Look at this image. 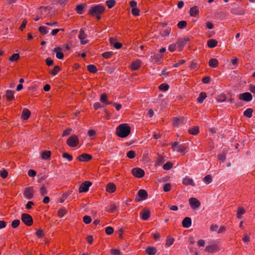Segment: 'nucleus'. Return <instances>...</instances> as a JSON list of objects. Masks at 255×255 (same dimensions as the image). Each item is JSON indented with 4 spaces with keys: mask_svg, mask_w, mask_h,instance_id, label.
Returning <instances> with one entry per match:
<instances>
[{
    "mask_svg": "<svg viewBox=\"0 0 255 255\" xmlns=\"http://www.w3.org/2000/svg\"><path fill=\"white\" fill-rule=\"evenodd\" d=\"M61 48L59 47L54 48V51L56 53V57L59 59H62L64 57L63 53L61 52Z\"/></svg>",
    "mask_w": 255,
    "mask_h": 255,
    "instance_id": "nucleus-22",
    "label": "nucleus"
},
{
    "mask_svg": "<svg viewBox=\"0 0 255 255\" xmlns=\"http://www.w3.org/2000/svg\"><path fill=\"white\" fill-rule=\"evenodd\" d=\"M115 0H108L106 1V4L110 8H112L115 4Z\"/></svg>",
    "mask_w": 255,
    "mask_h": 255,
    "instance_id": "nucleus-43",
    "label": "nucleus"
},
{
    "mask_svg": "<svg viewBox=\"0 0 255 255\" xmlns=\"http://www.w3.org/2000/svg\"><path fill=\"white\" fill-rule=\"evenodd\" d=\"M13 94H14V91H13L12 90H7L6 91V94L5 95V97L8 101H11L14 98Z\"/></svg>",
    "mask_w": 255,
    "mask_h": 255,
    "instance_id": "nucleus-26",
    "label": "nucleus"
},
{
    "mask_svg": "<svg viewBox=\"0 0 255 255\" xmlns=\"http://www.w3.org/2000/svg\"><path fill=\"white\" fill-rule=\"evenodd\" d=\"M111 252L113 255H121V252L117 249H113Z\"/></svg>",
    "mask_w": 255,
    "mask_h": 255,
    "instance_id": "nucleus-64",
    "label": "nucleus"
},
{
    "mask_svg": "<svg viewBox=\"0 0 255 255\" xmlns=\"http://www.w3.org/2000/svg\"><path fill=\"white\" fill-rule=\"evenodd\" d=\"M179 142L175 141L171 143L172 149L173 150H176L177 152H183L187 148V146L185 144H179Z\"/></svg>",
    "mask_w": 255,
    "mask_h": 255,
    "instance_id": "nucleus-3",
    "label": "nucleus"
},
{
    "mask_svg": "<svg viewBox=\"0 0 255 255\" xmlns=\"http://www.w3.org/2000/svg\"><path fill=\"white\" fill-rule=\"evenodd\" d=\"M87 34L85 33L83 29H80L79 31V34L78 35V38L80 40V43L81 44H85L89 42V40L86 39Z\"/></svg>",
    "mask_w": 255,
    "mask_h": 255,
    "instance_id": "nucleus-11",
    "label": "nucleus"
},
{
    "mask_svg": "<svg viewBox=\"0 0 255 255\" xmlns=\"http://www.w3.org/2000/svg\"><path fill=\"white\" fill-rule=\"evenodd\" d=\"M173 167V164L172 162L168 161L164 164L163 166V168L164 170H168L170 169Z\"/></svg>",
    "mask_w": 255,
    "mask_h": 255,
    "instance_id": "nucleus-40",
    "label": "nucleus"
},
{
    "mask_svg": "<svg viewBox=\"0 0 255 255\" xmlns=\"http://www.w3.org/2000/svg\"><path fill=\"white\" fill-rule=\"evenodd\" d=\"M110 44L113 45L116 49H120L122 46L121 43L118 42L116 41V39L114 38H110L109 39Z\"/></svg>",
    "mask_w": 255,
    "mask_h": 255,
    "instance_id": "nucleus-18",
    "label": "nucleus"
},
{
    "mask_svg": "<svg viewBox=\"0 0 255 255\" xmlns=\"http://www.w3.org/2000/svg\"><path fill=\"white\" fill-rule=\"evenodd\" d=\"M218 159L222 162H224L226 159V155L225 154H219L218 155Z\"/></svg>",
    "mask_w": 255,
    "mask_h": 255,
    "instance_id": "nucleus-59",
    "label": "nucleus"
},
{
    "mask_svg": "<svg viewBox=\"0 0 255 255\" xmlns=\"http://www.w3.org/2000/svg\"><path fill=\"white\" fill-rule=\"evenodd\" d=\"M84 6L83 4H79L76 6V10L78 13L81 14L83 13Z\"/></svg>",
    "mask_w": 255,
    "mask_h": 255,
    "instance_id": "nucleus-41",
    "label": "nucleus"
},
{
    "mask_svg": "<svg viewBox=\"0 0 255 255\" xmlns=\"http://www.w3.org/2000/svg\"><path fill=\"white\" fill-rule=\"evenodd\" d=\"M19 54L18 53H15L9 57V60L11 62H15L16 61L19 59Z\"/></svg>",
    "mask_w": 255,
    "mask_h": 255,
    "instance_id": "nucleus-42",
    "label": "nucleus"
},
{
    "mask_svg": "<svg viewBox=\"0 0 255 255\" xmlns=\"http://www.w3.org/2000/svg\"><path fill=\"white\" fill-rule=\"evenodd\" d=\"M60 70V68L59 66H56L54 67L53 70L50 72V73L53 75H56Z\"/></svg>",
    "mask_w": 255,
    "mask_h": 255,
    "instance_id": "nucleus-45",
    "label": "nucleus"
},
{
    "mask_svg": "<svg viewBox=\"0 0 255 255\" xmlns=\"http://www.w3.org/2000/svg\"><path fill=\"white\" fill-rule=\"evenodd\" d=\"M239 98L241 100L246 102H249L253 99V96L250 93L246 92L240 94L239 95Z\"/></svg>",
    "mask_w": 255,
    "mask_h": 255,
    "instance_id": "nucleus-10",
    "label": "nucleus"
},
{
    "mask_svg": "<svg viewBox=\"0 0 255 255\" xmlns=\"http://www.w3.org/2000/svg\"><path fill=\"white\" fill-rule=\"evenodd\" d=\"M40 194L41 196H44V195L47 194V190L45 186V185H43L40 188L39 190Z\"/></svg>",
    "mask_w": 255,
    "mask_h": 255,
    "instance_id": "nucleus-37",
    "label": "nucleus"
},
{
    "mask_svg": "<svg viewBox=\"0 0 255 255\" xmlns=\"http://www.w3.org/2000/svg\"><path fill=\"white\" fill-rule=\"evenodd\" d=\"M189 13L191 16H196L197 14L199 13L197 7L196 6H194L190 8Z\"/></svg>",
    "mask_w": 255,
    "mask_h": 255,
    "instance_id": "nucleus-29",
    "label": "nucleus"
},
{
    "mask_svg": "<svg viewBox=\"0 0 255 255\" xmlns=\"http://www.w3.org/2000/svg\"><path fill=\"white\" fill-rule=\"evenodd\" d=\"M92 221L91 218L88 215H86L83 217V222L86 224H88L90 223Z\"/></svg>",
    "mask_w": 255,
    "mask_h": 255,
    "instance_id": "nucleus-53",
    "label": "nucleus"
},
{
    "mask_svg": "<svg viewBox=\"0 0 255 255\" xmlns=\"http://www.w3.org/2000/svg\"><path fill=\"white\" fill-rule=\"evenodd\" d=\"M62 157L64 158L67 159L69 161H71L73 160V156L71 154L66 152H64L62 154Z\"/></svg>",
    "mask_w": 255,
    "mask_h": 255,
    "instance_id": "nucleus-48",
    "label": "nucleus"
},
{
    "mask_svg": "<svg viewBox=\"0 0 255 255\" xmlns=\"http://www.w3.org/2000/svg\"><path fill=\"white\" fill-rule=\"evenodd\" d=\"M207 98V94L205 92H201L200 93L197 101L199 103H202L204 100Z\"/></svg>",
    "mask_w": 255,
    "mask_h": 255,
    "instance_id": "nucleus-27",
    "label": "nucleus"
},
{
    "mask_svg": "<svg viewBox=\"0 0 255 255\" xmlns=\"http://www.w3.org/2000/svg\"><path fill=\"white\" fill-rule=\"evenodd\" d=\"M47 27L45 26H40L39 27V31L42 34H46L48 32V30Z\"/></svg>",
    "mask_w": 255,
    "mask_h": 255,
    "instance_id": "nucleus-44",
    "label": "nucleus"
},
{
    "mask_svg": "<svg viewBox=\"0 0 255 255\" xmlns=\"http://www.w3.org/2000/svg\"><path fill=\"white\" fill-rule=\"evenodd\" d=\"M165 161L164 157L161 155H158L155 164L159 166L161 165Z\"/></svg>",
    "mask_w": 255,
    "mask_h": 255,
    "instance_id": "nucleus-31",
    "label": "nucleus"
},
{
    "mask_svg": "<svg viewBox=\"0 0 255 255\" xmlns=\"http://www.w3.org/2000/svg\"><path fill=\"white\" fill-rule=\"evenodd\" d=\"M169 86L168 84L163 83L159 86L160 89L162 91H166L169 89Z\"/></svg>",
    "mask_w": 255,
    "mask_h": 255,
    "instance_id": "nucleus-51",
    "label": "nucleus"
},
{
    "mask_svg": "<svg viewBox=\"0 0 255 255\" xmlns=\"http://www.w3.org/2000/svg\"><path fill=\"white\" fill-rule=\"evenodd\" d=\"M105 10L104 6L101 5H95L91 7L89 10V14L92 16H95L98 19H101L100 14L102 13Z\"/></svg>",
    "mask_w": 255,
    "mask_h": 255,
    "instance_id": "nucleus-2",
    "label": "nucleus"
},
{
    "mask_svg": "<svg viewBox=\"0 0 255 255\" xmlns=\"http://www.w3.org/2000/svg\"><path fill=\"white\" fill-rule=\"evenodd\" d=\"M105 232L108 235H112L114 233V229L111 227H108L106 228Z\"/></svg>",
    "mask_w": 255,
    "mask_h": 255,
    "instance_id": "nucleus-57",
    "label": "nucleus"
},
{
    "mask_svg": "<svg viewBox=\"0 0 255 255\" xmlns=\"http://www.w3.org/2000/svg\"><path fill=\"white\" fill-rule=\"evenodd\" d=\"M116 186L113 183H109L106 186V191L109 193H113L116 191Z\"/></svg>",
    "mask_w": 255,
    "mask_h": 255,
    "instance_id": "nucleus-20",
    "label": "nucleus"
},
{
    "mask_svg": "<svg viewBox=\"0 0 255 255\" xmlns=\"http://www.w3.org/2000/svg\"><path fill=\"white\" fill-rule=\"evenodd\" d=\"M87 69L89 70V71L92 73H96L98 71L95 65L92 64L87 66Z\"/></svg>",
    "mask_w": 255,
    "mask_h": 255,
    "instance_id": "nucleus-35",
    "label": "nucleus"
},
{
    "mask_svg": "<svg viewBox=\"0 0 255 255\" xmlns=\"http://www.w3.org/2000/svg\"><path fill=\"white\" fill-rule=\"evenodd\" d=\"M138 195L140 198H135L136 201H142L147 198V192L143 189H140L138 192Z\"/></svg>",
    "mask_w": 255,
    "mask_h": 255,
    "instance_id": "nucleus-14",
    "label": "nucleus"
},
{
    "mask_svg": "<svg viewBox=\"0 0 255 255\" xmlns=\"http://www.w3.org/2000/svg\"><path fill=\"white\" fill-rule=\"evenodd\" d=\"M116 209L117 206L114 204H111L109 206V209L107 210V211L110 213H114L116 210Z\"/></svg>",
    "mask_w": 255,
    "mask_h": 255,
    "instance_id": "nucleus-50",
    "label": "nucleus"
},
{
    "mask_svg": "<svg viewBox=\"0 0 255 255\" xmlns=\"http://www.w3.org/2000/svg\"><path fill=\"white\" fill-rule=\"evenodd\" d=\"M190 207L193 209L199 208L201 205L200 201L196 198L192 197L189 200Z\"/></svg>",
    "mask_w": 255,
    "mask_h": 255,
    "instance_id": "nucleus-9",
    "label": "nucleus"
},
{
    "mask_svg": "<svg viewBox=\"0 0 255 255\" xmlns=\"http://www.w3.org/2000/svg\"><path fill=\"white\" fill-rule=\"evenodd\" d=\"M182 183L185 186L191 185L194 186L195 185L193 180L188 176H186L183 179Z\"/></svg>",
    "mask_w": 255,
    "mask_h": 255,
    "instance_id": "nucleus-17",
    "label": "nucleus"
},
{
    "mask_svg": "<svg viewBox=\"0 0 255 255\" xmlns=\"http://www.w3.org/2000/svg\"><path fill=\"white\" fill-rule=\"evenodd\" d=\"M92 158V156L87 153H83L79 155L77 160L82 162H87Z\"/></svg>",
    "mask_w": 255,
    "mask_h": 255,
    "instance_id": "nucleus-13",
    "label": "nucleus"
},
{
    "mask_svg": "<svg viewBox=\"0 0 255 255\" xmlns=\"http://www.w3.org/2000/svg\"><path fill=\"white\" fill-rule=\"evenodd\" d=\"M150 214L149 210H143L140 213V217L143 220H147L149 218Z\"/></svg>",
    "mask_w": 255,
    "mask_h": 255,
    "instance_id": "nucleus-21",
    "label": "nucleus"
},
{
    "mask_svg": "<svg viewBox=\"0 0 255 255\" xmlns=\"http://www.w3.org/2000/svg\"><path fill=\"white\" fill-rule=\"evenodd\" d=\"M174 241V239L173 238L168 237L166 239L165 246L167 247H170L173 244Z\"/></svg>",
    "mask_w": 255,
    "mask_h": 255,
    "instance_id": "nucleus-39",
    "label": "nucleus"
},
{
    "mask_svg": "<svg viewBox=\"0 0 255 255\" xmlns=\"http://www.w3.org/2000/svg\"><path fill=\"white\" fill-rule=\"evenodd\" d=\"M112 55V52H106L102 54L104 58L108 59L110 58Z\"/></svg>",
    "mask_w": 255,
    "mask_h": 255,
    "instance_id": "nucleus-58",
    "label": "nucleus"
},
{
    "mask_svg": "<svg viewBox=\"0 0 255 255\" xmlns=\"http://www.w3.org/2000/svg\"><path fill=\"white\" fill-rule=\"evenodd\" d=\"M218 42L216 40L211 39L207 41V45L210 48H214L217 45Z\"/></svg>",
    "mask_w": 255,
    "mask_h": 255,
    "instance_id": "nucleus-30",
    "label": "nucleus"
},
{
    "mask_svg": "<svg viewBox=\"0 0 255 255\" xmlns=\"http://www.w3.org/2000/svg\"><path fill=\"white\" fill-rule=\"evenodd\" d=\"M107 100V96L106 94H103L101 95L100 101L102 103H105Z\"/></svg>",
    "mask_w": 255,
    "mask_h": 255,
    "instance_id": "nucleus-61",
    "label": "nucleus"
},
{
    "mask_svg": "<svg viewBox=\"0 0 255 255\" xmlns=\"http://www.w3.org/2000/svg\"><path fill=\"white\" fill-rule=\"evenodd\" d=\"M127 156L130 159L134 158L135 157V152L133 150H130L127 152Z\"/></svg>",
    "mask_w": 255,
    "mask_h": 255,
    "instance_id": "nucleus-47",
    "label": "nucleus"
},
{
    "mask_svg": "<svg viewBox=\"0 0 255 255\" xmlns=\"http://www.w3.org/2000/svg\"><path fill=\"white\" fill-rule=\"evenodd\" d=\"M31 113H22L21 118L23 120H27L30 117Z\"/></svg>",
    "mask_w": 255,
    "mask_h": 255,
    "instance_id": "nucleus-56",
    "label": "nucleus"
},
{
    "mask_svg": "<svg viewBox=\"0 0 255 255\" xmlns=\"http://www.w3.org/2000/svg\"><path fill=\"white\" fill-rule=\"evenodd\" d=\"M219 62L217 59L211 58L209 61V65L212 68H216L218 66Z\"/></svg>",
    "mask_w": 255,
    "mask_h": 255,
    "instance_id": "nucleus-24",
    "label": "nucleus"
},
{
    "mask_svg": "<svg viewBox=\"0 0 255 255\" xmlns=\"http://www.w3.org/2000/svg\"><path fill=\"white\" fill-rule=\"evenodd\" d=\"M199 132V128L198 126H194L188 129V132L192 135H196Z\"/></svg>",
    "mask_w": 255,
    "mask_h": 255,
    "instance_id": "nucleus-25",
    "label": "nucleus"
},
{
    "mask_svg": "<svg viewBox=\"0 0 255 255\" xmlns=\"http://www.w3.org/2000/svg\"><path fill=\"white\" fill-rule=\"evenodd\" d=\"M139 10L138 8H132L131 9V13L133 15H135V16H137L139 15Z\"/></svg>",
    "mask_w": 255,
    "mask_h": 255,
    "instance_id": "nucleus-63",
    "label": "nucleus"
},
{
    "mask_svg": "<svg viewBox=\"0 0 255 255\" xmlns=\"http://www.w3.org/2000/svg\"><path fill=\"white\" fill-rule=\"evenodd\" d=\"M67 211L66 209L64 208L59 209L58 211V216L60 218H62L67 213Z\"/></svg>",
    "mask_w": 255,
    "mask_h": 255,
    "instance_id": "nucleus-36",
    "label": "nucleus"
},
{
    "mask_svg": "<svg viewBox=\"0 0 255 255\" xmlns=\"http://www.w3.org/2000/svg\"><path fill=\"white\" fill-rule=\"evenodd\" d=\"M51 152L50 151L46 150L43 152L41 154V158L43 159H48L51 156Z\"/></svg>",
    "mask_w": 255,
    "mask_h": 255,
    "instance_id": "nucleus-32",
    "label": "nucleus"
},
{
    "mask_svg": "<svg viewBox=\"0 0 255 255\" xmlns=\"http://www.w3.org/2000/svg\"><path fill=\"white\" fill-rule=\"evenodd\" d=\"M21 221L27 226H31L33 223L32 217L27 213H23L21 215Z\"/></svg>",
    "mask_w": 255,
    "mask_h": 255,
    "instance_id": "nucleus-4",
    "label": "nucleus"
},
{
    "mask_svg": "<svg viewBox=\"0 0 255 255\" xmlns=\"http://www.w3.org/2000/svg\"><path fill=\"white\" fill-rule=\"evenodd\" d=\"M131 128L128 124L120 125L116 128V134L120 137L125 138L130 133Z\"/></svg>",
    "mask_w": 255,
    "mask_h": 255,
    "instance_id": "nucleus-1",
    "label": "nucleus"
},
{
    "mask_svg": "<svg viewBox=\"0 0 255 255\" xmlns=\"http://www.w3.org/2000/svg\"><path fill=\"white\" fill-rule=\"evenodd\" d=\"M36 235L38 238H42L44 236V233L42 230H39L36 232Z\"/></svg>",
    "mask_w": 255,
    "mask_h": 255,
    "instance_id": "nucleus-62",
    "label": "nucleus"
},
{
    "mask_svg": "<svg viewBox=\"0 0 255 255\" xmlns=\"http://www.w3.org/2000/svg\"><path fill=\"white\" fill-rule=\"evenodd\" d=\"M34 191L33 187H29L25 189L24 192V196L28 199H31L33 197Z\"/></svg>",
    "mask_w": 255,
    "mask_h": 255,
    "instance_id": "nucleus-12",
    "label": "nucleus"
},
{
    "mask_svg": "<svg viewBox=\"0 0 255 255\" xmlns=\"http://www.w3.org/2000/svg\"><path fill=\"white\" fill-rule=\"evenodd\" d=\"M186 25L187 22L184 20L180 21L177 24L178 27L180 29L184 28L186 26Z\"/></svg>",
    "mask_w": 255,
    "mask_h": 255,
    "instance_id": "nucleus-49",
    "label": "nucleus"
},
{
    "mask_svg": "<svg viewBox=\"0 0 255 255\" xmlns=\"http://www.w3.org/2000/svg\"><path fill=\"white\" fill-rule=\"evenodd\" d=\"M245 210L243 208L239 207L238 209L237 217L240 219L242 218V215L245 213Z\"/></svg>",
    "mask_w": 255,
    "mask_h": 255,
    "instance_id": "nucleus-34",
    "label": "nucleus"
},
{
    "mask_svg": "<svg viewBox=\"0 0 255 255\" xmlns=\"http://www.w3.org/2000/svg\"><path fill=\"white\" fill-rule=\"evenodd\" d=\"M132 173L133 176L138 178L142 177L145 174L144 170L140 168H133Z\"/></svg>",
    "mask_w": 255,
    "mask_h": 255,
    "instance_id": "nucleus-8",
    "label": "nucleus"
},
{
    "mask_svg": "<svg viewBox=\"0 0 255 255\" xmlns=\"http://www.w3.org/2000/svg\"><path fill=\"white\" fill-rule=\"evenodd\" d=\"M67 144L71 147H74L79 144V139L77 136L72 135L67 140Z\"/></svg>",
    "mask_w": 255,
    "mask_h": 255,
    "instance_id": "nucleus-5",
    "label": "nucleus"
},
{
    "mask_svg": "<svg viewBox=\"0 0 255 255\" xmlns=\"http://www.w3.org/2000/svg\"><path fill=\"white\" fill-rule=\"evenodd\" d=\"M0 175L2 178H6L7 177L8 172L5 169L1 170L0 171Z\"/></svg>",
    "mask_w": 255,
    "mask_h": 255,
    "instance_id": "nucleus-55",
    "label": "nucleus"
},
{
    "mask_svg": "<svg viewBox=\"0 0 255 255\" xmlns=\"http://www.w3.org/2000/svg\"><path fill=\"white\" fill-rule=\"evenodd\" d=\"M146 253L148 255H154L156 253V250L154 247H148L146 249Z\"/></svg>",
    "mask_w": 255,
    "mask_h": 255,
    "instance_id": "nucleus-33",
    "label": "nucleus"
},
{
    "mask_svg": "<svg viewBox=\"0 0 255 255\" xmlns=\"http://www.w3.org/2000/svg\"><path fill=\"white\" fill-rule=\"evenodd\" d=\"M92 185V182L89 181H86L83 182L79 188V192H86L89 190V187Z\"/></svg>",
    "mask_w": 255,
    "mask_h": 255,
    "instance_id": "nucleus-7",
    "label": "nucleus"
},
{
    "mask_svg": "<svg viewBox=\"0 0 255 255\" xmlns=\"http://www.w3.org/2000/svg\"><path fill=\"white\" fill-rule=\"evenodd\" d=\"M182 226L186 228H188L191 226V219L189 217L185 218L182 222Z\"/></svg>",
    "mask_w": 255,
    "mask_h": 255,
    "instance_id": "nucleus-19",
    "label": "nucleus"
},
{
    "mask_svg": "<svg viewBox=\"0 0 255 255\" xmlns=\"http://www.w3.org/2000/svg\"><path fill=\"white\" fill-rule=\"evenodd\" d=\"M151 58L152 60L158 64L161 63L162 57L159 54H154L153 56H151Z\"/></svg>",
    "mask_w": 255,
    "mask_h": 255,
    "instance_id": "nucleus-23",
    "label": "nucleus"
},
{
    "mask_svg": "<svg viewBox=\"0 0 255 255\" xmlns=\"http://www.w3.org/2000/svg\"><path fill=\"white\" fill-rule=\"evenodd\" d=\"M170 29H166L160 32V34L163 37H168L170 33Z\"/></svg>",
    "mask_w": 255,
    "mask_h": 255,
    "instance_id": "nucleus-46",
    "label": "nucleus"
},
{
    "mask_svg": "<svg viewBox=\"0 0 255 255\" xmlns=\"http://www.w3.org/2000/svg\"><path fill=\"white\" fill-rule=\"evenodd\" d=\"M203 180L204 182H205L206 184H209L212 182V178L211 175H207L206 176H205Z\"/></svg>",
    "mask_w": 255,
    "mask_h": 255,
    "instance_id": "nucleus-38",
    "label": "nucleus"
},
{
    "mask_svg": "<svg viewBox=\"0 0 255 255\" xmlns=\"http://www.w3.org/2000/svg\"><path fill=\"white\" fill-rule=\"evenodd\" d=\"M218 249V246L217 244H213L207 246L205 249V252L210 253H213L216 251Z\"/></svg>",
    "mask_w": 255,
    "mask_h": 255,
    "instance_id": "nucleus-16",
    "label": "nucleus"
},
{
    "mask_svg": "<svg viewBox=\"0 0 255 255\" xmlns=\"http://www.w3.org/2000/svg\"><path fill=\"white\" fill-rule=\"evenodd\" d=\"M186 120L183 117H174L172 119V125L174 127H178L181 125L185 124Z\"/></svg>",
    "mask_w": 255,
    "mask_h": 255,
    "instance_id": "nucleus-6",
    "label": "nucleus"
},
{
    "mask_svg": "<svg viewBox=\"0 0 255 255\" xmlns=\"http://www.w3.org/2000/svg\"><path fill=\"white\" fill-rule=\"evenodd\" d=\"M140 66V61L137 60L132 62L131 65V68L133 70H136Z\"/></svg>",
    "mask_w": 255,
    "mask_h": 255,
    "instance_id": "nucleus-28",
    "label": "nucleus"
},
{
    "mask_svg": "<svg viewBox=\"0 0 255 255\" xmlns=\"http://www.w3.org/2000/svg\"><path fill=\"white\" fill-rule=\"evenodd\" d=\"M189 40V38L187 37L180 38L178 40L177 44L180 50L182 49V48L187 44Z\"/></svg>",
    "mask_w": 255,
    "mask_h": 255,
    "instance_id": "nucleus-15",
    "label": "nucleus"
},
{
    "mask_svg": "<svg viewBox=\"0 0 255 255\" xmlns=\"http://www.w3.org/2000/svg\"><path fill=\"white\" fill-rule=\"evenodd\" d=\"M163 189L164 192H169L171 190V184L168 183L165 184L163 186Z\"/></svg>",
    "mask_w": 255,
    "mask_h": 255,
    "instance_id": "nucleus-54",
    "label": "nucleus"
},
{
    "mask_svg": "<svg viewBox=\"0 0 255 255\" xmlns=\"http://www.w3.org/2000/svg\"><path fill=\"white\" fill-rule=\"evenodd\" d=\"M217 100L219 102H223L226 100V98L224 95H220L218 96Z\"/></svg>",
    "mask_w": 255,
    "mask_h": 255,
    "instance_id": "nucleus-60",
    "label": "nucleus"
},
{
    "mask_svg": "<svg viewBox=\"0 0 255 255\" xmlns=\"http://www.w3.org/2000/svg\"><path fill=\"white\" fill-rule=\"evenodd\" d=\"M20 224V221L19 220L16 219L13 220L11 222V227L13 228H17Z\"/></svg>",
    "mask_w": 255,
    "mask_h": 255,
    "instance_id": "nucleus-52",
    "label": "nucleus"
}]
</instances>
